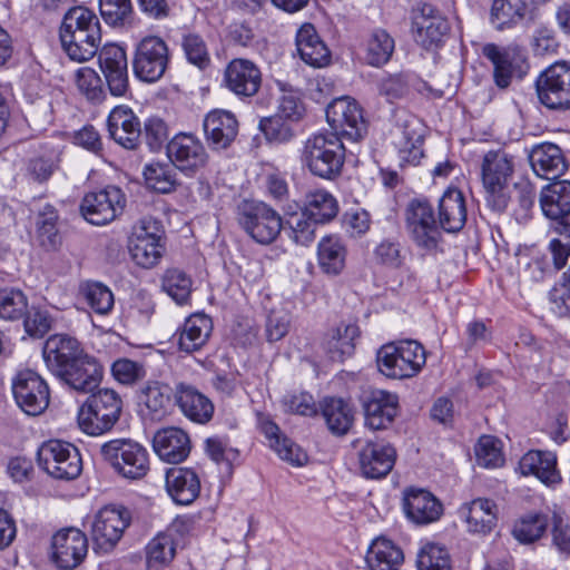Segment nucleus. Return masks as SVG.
<instances>
[{"mask_svg":"<svg viewBox=\"0 0 570 570\" xmlns=\"http://www.w3.org/2000/svg\"><path fill=\"white\" fill-rule=\"evenodd\" d=\"M37 462L41 470L57 480H73L82 470L78 449L66 441L51 439L37 450Z\"/></svg>","mask_w":570,"mask_h":570,"instance_id":"9b49d317","label":"nucleus"},{"mask_svg":"<svg viewBox=\"0 0 570 570\" xmlns=\"http://www.w3.org/2000/svg\"><path fill=\"white\" fill-rule=\"evenodd\" d=\"M316 223H327L338 213V203L328 191L321 189L309 193L304 209Z\"/></svg>","mask_w":570,"mask_h":570,"instance_id":"bf43d9fd","label":"nucleus"},{"mask_svg":"<svg viewBox=\"0 0 570 570\" xmlns=\"http://www.w3.org/2000/svg\"><path fill=\"white\" fill-rule=\"evenodd\" d=\"M110 372L114 380L125 386H132L146 376L144 364L127 357L115 360Z\"/></svg>","mask_w":570,"mask_h":570,"instance_id":"338daca9","label":"nucleus"},{"mask_svg":"<svg viewBox=\"0 0 570 570\" xmlns=\"http://www.w3.org/2000/svg\"><path fill=\"white\" fill-rule=\"evenodd\" d=\"M88 547L83 531L73 527L62 528L51 538L50 559L59 570H73L85 561Z\"/></svg>","mask_w":570,"mask_h":570,"instance_id":"4be33fe9","label":"nucleus"},{"mask_svg":"<svg viewBox=\"0 0 570 570\" xmlns=\"http://www.w3.org/2000/svg\"><path fill=\"white\" fill-rule=\"evenodd\" d=\"M415 80V76L409 72L389 75L379 82V92L381 96L385 97L389 102H393L406 97L414 86Z\"/></svg>","mask_w":570,"mask_h":570,"instance_id":"0e129e2a","label":"nucleus"},{"mask_svg":"<svg viewBox=\"0 0 570 570\" xmlns=\"http://www.w3.org/2000/svg\"><path fill=\"white\" fill-rule=\"evenodd\" d=\"M539 101L552 110L570 109V61H557L537 79Z\"/></svg>","mask_w":570,"mask_h":570,"instance_id":"6ab92c4d","label":"nucleus"},{"mask_svg":"<svg viewBox=\"0 0 570 570\" xmlns=\"http://www.w3.org/2000/svg\"><path fill=\"white\" fill-rule=\"evenodd\" d=\"M151 446L160 461L177 465L189 456L191 440L189 434L181 428L166 426L154 433Z\"/></svg>","mask_w":570,"mask_h":570,"instance_id":"c85d7f7f","label":"nucleus"},{"mask_svg":"<svg viewBox=\"0 0 570 570\" xmlns=\"http://www.w3.org/2000/svg\"><path fill=\"white\" fill-rule=\"evenodd\" d=\"M514 168V157L502 149L490 150L483 156L481 177L485 202L494 212H504L510 203L509 185Z\"/></svg>","mask_w":570,"mask_h":570,"instance_id":"39448f33","label":"nucleus"},{"mask_svg":"<svg viewBox=\"0 0 570 570\" xmlns=\"http://www.w3.org/2000/svg\"><path fill=\"white\" fill-rule=\"evenodd\" d=\"M138 397L142 417L160 421L170 413L174 390L166 382L148 380L140 389Z\"/></svg>","mask_w":570,"mask_h":570,"instance_id":"2f4dec72","label":"nucleus"},{"mask_svg":"<svg viewBox=\"0 0 570 570\" xmlns=\"http://www.w3.org/2000/svg\"><path fill=\"white\" fill-rule=\"evenodd\" d=\"M459 513L464 519L469 532L488 534L497 527L499 507L491 499L478 498L463 503Z\"/></svg>","mask_w":570,"mask_h":570,"instance_id":"4c0bfd02","label":"nucleus"},{"mask_svg":"<svg viewBox=\"0 0 570 570\" xmlns=\"http://www.w3.org/2000/svg\"><path fill=\"white\" fill-rule=\"evenodd\" d=\"M100 455L118 476L129 481L142 480L150 471L148 449L130 438L105 442L100 446Z\"/></svg>","mask_w":570,"mask_h":570,"instance_id":"7ed1b4c3","label":"nucleus"},{"mask_svg":"<svg viewBox=\"0 0 570 570\" xmlns=\"http://www.w3.org/2000/svg\"><path fill=\"white\" fill-rule=\"evenodd\" d=\"M171 50L167 41L157 35L139 39L132 49L131 70L144 83H156L165 77L171 65Z\"/></svg>","mask_w":570,"mask_h":570,"instance_id":"6e6552de","label":"nucleus"},{"mask_svg":"<svg viewBox=\"0 0 570 570\" xmlns=\"http://www.w3.org/2000/svg\"><path fill=\"white\" fill-rule=\"evenodd\" d=\"M302 161L314 175L333 180L342 174L345 161V147L335 132H318L304 145Z\"/></svg>","mask_w":570,"mask_h":570,"instance_id":"20e7f679","label":"nucleus"},{"mask_svg":"<svg viewBox=\"0 0 570 570\" xmlns=\"http://www.w3.org/2000/svg\"><path fill=\"white\" fill-rule=\"evenodd\" d=\"M529 161L533 171L544 179H556L568 168L561 148L552 142H543L532 147Z\"/></svg>","mask_w":570,"mask_h":570,"instance_id":"58836bf2","label":"nucleus"},{"mask_svg":"<svg viewBox=\"0 0 570 570\" xmlns=\"http://www.w3.org/2000/svg\"><path fill=\"white\" fill-rule=\"evenodd\" d=\"M99 12L108 26L124 27L131 22L134 8L131 0H99Z\"/></svg>","mask_w":570,"mask_h":570,"instance_id":"69168bd1","label":"nucleus"},{"mask_svg":"<svg viewBox=\"0 0 570 570\" xmlns=\"http://www.w3.org/2000/svg\"><path fill=\"white\" fill-rule=\"evenodd\" d=\"M391 129L392 142L400 159L409 165H417L423 153L424 127L421 120L405 109L393 112Z\"/></svg>","mask_w":570,"mask_h":570,"instance_id":"4468645a","label":"nucleus"},{"mask_svg":"<svg viewBox=\"0 0 570 570\" xmlns=\"http://www.w3.org/2000/svg\"><path fill=\"white\" fill-rule=\"evenodd\" d=\"M360 336L358 326L355 324H340L331 333L326 342L327 353L334 362H343L354 354L355 340Z\"/></svg>","mask_w":570,"mask_h":570,"instance_id":"3c124183","label":"nucleus"},{"mask_svg":"<svg viewBox=\"0 0 570 570\" xmlns=\"http://www.w3.org/2000/svg\"><path fill=\"white\" fill-rule=\"evenodd\" d=\"M142 175L147 188L158 194L174 193L180 186L175 171L167 164H148Z\"/></svg>","mask_w":570,"mask_h":570,"instance_id":"4d7b16f0","label":"nucleus"},{"mask_svg":"<svg viewBox=\"0 0 570 570\" xmlns=\"http://www.w3.org/2000/svg\"><path fill=\"white\" fill-rule=\"evenodd\" d=\"M165 485L169 497L180 505L191 504L198 499L202 490L199 474L195 469L187 466L167 469Z\"/></svg>","mask_w":570,"mask_h":570,"instance_id":"473e14b6","label":"nucleus"},{"mask_svg":"<svg viewBox=\"0 0 570 570\" xmlns=\"http://www.w3.org/2000/svg\"><path fill=\"white\" fill-rule=\"evenodd\" d=\"M11 389L19 409L30 416L42 414L50 404L49 385L35 370L18 371L12 377Z\"/></svg>","mask_w":570,"mask_h":570,"instance_id":"a211bd4d","label":"nucleus"},{"mask_svg":"<svg viewBox=\"0 0 570 570\" xmlns=\"http://www.w3.org/2000/svg\"><path fill=\"white\" fill-rule=\"evenodd\" d=\"M78 297L83 301L92 312L107 315L114 308V294L110 288L98 281H83L78 286Z\"/></svg>","mask_w":570,"mask_h":570,"instance_id":"603ef678","label":"nucleus"},{"mask_svg":"<svg viewBox=\"0 0 570 570\" xmlns=\"http://www.w3.org/2000/svg\"><path fill=\"white\" fill-rule=\"evenodd\" d=\"M466 223L465 199L461 190L448 188L439 200V225L446 233L460 232Z\"/></svg>","mask_w":570,"mask_h":570,"instance_id":"a19ab883","label":"nucleus"},{"mask_svg":"<svg viewBox=\"0 0 570 570\" xmlns=\"http://www.w3.org/2000/svg\"><path fill=\"white\" fill-rule=\"evenodd\" d=\"M205 454L227 476H232L236 465L240 464V452L229 445L228 436L213 435L204 440Z\"/></svg>","mask_w":570,"mask_h":570,"instance_id":"09e8293b","label":"nucleus"},{"mask_svg":"<svg viewBox=\"0 0 570 570\" xmlns=\"http://www.w3.org/2000/svg\"><path fill=\"white\" fill-rule=\"evenodd\" d=\"M195 528L189 515L176 517L164 531L158 532L145 547L146 564L150 569H164L174 561L177 549L187 544Z\"/></svg>","mask_w":570,"mask_h":570,"instance_id":"1a4fd4ad","label":"nucleus"},{"mask_svg":"<svg viewBox=\"0 0 570 570\" xmlns=\"http://www.w3.org/2000/svg\"><path fill=\"white\" fill-rule=\"evenodd\" d=\"M131 520V511L124 504L110 503L100 508L90 527V535L96 548L104 552L112 551Z\"/></svg>","mask_w":570,"mask_h":570,"instance_id":"ddd939ff","label":"nucleus"},{"mask_svg":"<svg viewBox=\"0 0 570 570\" xmlns=\"http://www.w3.org/2000/svg\"><path fill=\"white\" fill-rule=\"evenodd\" d=\"M412 31L415 41L424 49L431 50L443 43L450 24L436 8L422 3L413 10Z\"/></svg>","mask_w":570,"mask_h":570,"instance_id":"5701e85b","label":"nucleus"},{"mask_svg":"<svg viewBox=\"0 0 570 570\" xmlns=\"http://www.w3.org/2000/svg\"><path fill=\"white\" fill-rule=\"evenodd\" d=\"M58 223L59 212L52 204H46L36 216V238L46 252H56L62 244Z\"/></svg>","mask_w":570,"mask_h":570,"instance_id":"49530a36","label":"nucleus"},{"mask_svg":"<svg viewBox=\"0 0 570 570\" xmlns=\"http://www.w3.org/2000/svg\"><path fill=\"white\" fill-rule=\"evenodd\" d=\"M347 258V246L338 235H326L317 245V262L323 273L337 276L345 266Z\"/></svg>","mask_w":570,"mask_h":570,"instance_id":"37998d69","label":"nucleus"},{"mask_svg":"<svg viewBox=\"0 0 570 570\" xmlns=\"http://www.w3.org/2000/svg\"><path fill=\"white\" fill-rule=\"evenodd\" d=\"M403 508L406 517L420 525L438 521L443 513L438 498L428 490L416 488L404 491Z\"/></svg>","mask_w":570,"mask_h":570,"instance_id":"c9c22d12","label":"nucleus"},{"mask_svg":"<svg viewBox=\"0 0 570 570\" xmlns=\"http://www.w3.org/2000/svg\"><path fill=\"white\" fill-rule=\"evenodd\" d=\"M213 330L212 317L203 312H197L185 318L171 340L176 342L178 352L191 355L208 344Z\"/></svg>","mask_w":570,"mask_h":570,"instance_id":"a878e982","label":"nucleus"},{"mask_svg":"<svg viewBox=\"0 0 570 570\" xmlns=\"http://www.w3.org/2000/svg\"><path fill=\"white\" fill-rule=\"evenodd\" d=\"M426 362L425 350L417 341L401 340L384 344L376 354L379 371L390 379H411Z\"/></svg>","mask_w":570,"mask_h":570,"instance_id":"423d86ee","label":"nucleus"},{"mask_svg":"<svg viewBox=\"0 0 570 570\" xmlns=\"http://www.w3.org/2000/svg\"><path fill=\"white\" fill-rule=\"evenodd\" d=\"M22 322L24 333L33 338H43L53 330L57 318L50 308L43 304H28Z\"/></svg>","mask_w":570,"mask_h":570,"instance_id":"5fc2aeb1","label":"nucleus"},{"mask_svg":"<svg viewBox=\"0 0 570 570\" xmlns=\"http://www.w3.org/2000/svg\"><path fill=\"white\" fill-rule=\"evenodd\" d=\"M59 40L70 60L86 62L101 49V29L59 30Z\"/></svg>","mask_w":570,"mask_h":570,"instance_id":"f704fd0d","label":"nucleus"},{"mask_svg":"<svg viewBox=\"0 0 570 570\" xmlns=\"http://www.w3.org/2000/svg\"><path fill=\"white\" fill-rule=\"evenodd\" d=\"M365 425L373 431L392 424L399 412V396L383 390L372 391L363 403Z\"/></svg>","mask_w":570,"mask_h":570,"instance_id":"72a5a7b5","label":"nucleus"},{"mask_svg":"<svg viewBox=\"0 0 570 570\" xmlns=\"http://www.w3.org/2000/svg\"><path fill=\"white\" fill-rule=\"evenodd\" d=\"M326 120L331 132L338 137L358 141L367 131L361 106L350 97L334 99L326 108Z\"/></svg>","mask_w":570,"mask_h":570,"instance_id":"aec40b11","label":"nucleus"},{"mask_svg":"<svg viewBox=\"0 0 570 570\" xmlns=\"http://www.w3.org/2000/svg\"><path fill=\"white\" fill-rule=\"evenodd\" d=\"M78 92L92 106H99L107 99V90L100 75L91 67H81L75 72Z\"/></svg>","mask_w":570,"mask_h":570,"instance_id":"6e6d98bb","label":"nucleus"},{"mask_svg":"<svg viewBox=\"0 0 570 570\" xmlns=\"http://www.w3.org/2000/svg\"><path fill=\"white\" fill-rule=\"evenodd\" d=\"M109 137L127 150H137L142 141L139 117L126 105L114 107L107 117Z\"/></svg>","mask_w":570,"mask_h":570,"instance_id":"393cba45","label":"nucleus"},{"mask_svg":"<svg viewBox=\"0 0 570 570\" xmlns=\"http://www.w3.org/2000/svg\"><path fill=\"white\" fill-rule=\"evenodd\" d=\"M79 406L77 422L82 432L91 436L110 432L122 414L124 401L110 387L94 389Z\"/></svg>","mask_w":570,"mask_h":570,"instance_id":"f03ea898","label":"nucleus"},{"mask_svg":"<svg viewBox=\"0 0 570 570\" xmlns=\"http://www.w3.org/2000/svg\"><path fill=\"white\" fill-rule=\"evenodd\" d=\"M316 224L305 210L287 213V236L297 245L308 246L315 238Z\"/></svg>","mask_w":570,"mask_h":570,"instance_id":"052dcab7","label":"nucleus"},{"mask_svg":"<svg viewBox=\"0 0 570 570\" xmlns=\"http://www.w3.org/2000/svg\"><path fill=\"white\" fill-rule=\"evenodd\" d=\"M296 49L301 59L315 68L330 63L331 52L311 23L303 24L296 33Z\"/></svg>","mask_w":570,"mask_h":570,"instance_id":"ea45409f","label":"nucleus"},{"mask_svg":"<svg viewBox=\"0 0 570 570\" xmlns=\"http://www.w3.org/2000/svg\"><path fill=\"white\" fill-rule=\"evenodd\" d=\"M166 155L170 164L187 177H195L209 164L204 142L193 132L176 134L167 141Z\"/></svg>","mask_w":570,"mask_h":570,"instance_id":"2eb2a0df","label":"nucleus"},{"mask_svg":"<svg viewBox=\"0 0 570 570\" xmlns=\"http://www.w3.org/2000/svg\"><path fill=\"white\" fill-rule=\"evenodd\" d=\"M394 49L392 36L384 29H374L364 45V60L368 66L380 68L391 60Z\"/></svg>","mask_w":570,"mask_h":570,"instance_id":"8fccbe9b","label":"nucleus"},{"mask_svg":"<svg viewBox=\"0 0 570 570\" xmlns=\"http://www.w3.org/2000/svg\"><path fill=\"white\" fill-rule=\"evenodd\" d=\"M481 53L493 67V81L500 89H507L514 77L522 78L529 69L527 55L518 45L501 47L489 42L482 46Z\"/></svg>","mask_w":570,"mask_h":570,"instance_id":"f3484780","label":"nucleus"},{"mask_svg":"<svg viewBox=\"0 0 570 570\" xmlns=\"http://www.w3.org/2000/svg\"><path fill=\"white\" fill-rule=\"evenodd\" d=\"M320 406L331 433L345 435L350 431L354 422V411L350 403L340 397H326Z\"/></svg>","mask_w":570,"mask_h":570,"instance_id":"de8ad7c7","label":"nucleus"},{"mask_svg":"<svg viewBox=\"0 0 570 570\" xmlns=\"http://www.w3.org/2000/svg\"><path fill=\"white\" fill-rule=\"evenodd\" d=\"M132 262L142 268L158 265L166 252V235L160 219L144 216L131 227L127 242Z\"/></svg>","mask_w":570,"mask_h":570,"instance_id":"0eeeda50","label":"nucleus"},{"mask_svg":"<svg viewBox=\"0 0 570 570\" xmlns=\"http://www.w3.org/2000/svg\"><path fill=\"white\" fill-rule=\"evenodd\" d=\"M29 298L27 294L17 287L0 288V320L4 322H20L24 313Z\"/></svg>","mask_w":570,"mask_h":570,"instance_id":"13d9d810","label":"nucleus"},{"mask_svg":"<svg viewBox=\"0 0 570 570\" xmlns=\"http://www.w3.org/2000/svg\"><path fill=\"white\" fill-rule=\"evenodd\" d=\"M532 0H493L490 9V22L499 30L514 28L524 21H532L535 8Z\"/></svg>","mask_w":570,"mask_h":570,"instance_id":"e433bc0d","label":"nucleus"},{"mask_svg":"<svg viewBox=\"0 0 570 570\" xmlns=\"http://www.w3.org/2000/svg\"><path fill=\"white\" fill-rule=\"evenodd\" d=\"M541 209L556 220V230L570 238V181L557 180L546 186L540 195Z\"/></svg>","mask_w":570,"mask_h":570,"instance_id":"b1692460","label":"nucleus"},{"mask_svg":"<svg viewBox=\"0 0 570 570\" xmlns=\"http://www.w3.org/2000/svg\"><path fill=\"white\" fill-rule=\"evenodd\" d=\"M126 203V195L120 187L107 185L87 191L80 202L79 212L89 224L102 226L119 217Z\"/></svg>","mask_w":570,"mask_h":570,"instance_id":"f8f14e48","label":"nucleus"},{"mask_svg":"<svg viewBox=\"0 0 570 570\" xmlns=\"http://www.w3.org/2000/svg\"><path fill=\"white\" fill-rule=\"evenodd\" d=\"M161 289L178 305H187L191 301L193 279L189 274L178 267L165 269L160 278Z\"/></svg>","mask_w":570,"mask_h":570,"instance_id":"864d4df0","label":"nucleus"},{"mask_svg":"<svg viewBox=\"0 0 570 570\" xmlns=\"http://www.w3.org/2000/svg\"><path fill=\"white\" fill-rule=\"evenodd\" d=\"M549 523L547 514L529 513L514 524L513 535L522 543H531L543 535Z\"/></svg>","mask_w":570,"mask_h":570,"instance_id":"680f3d73","label":"nucleus"},{"mask_svg":"<svg viewBox=\"0 0 570 570\" xmlns=\"http://www.w3.org/2000/svg\"><path fill=\"white\" fill-rule=\"evenodd\" d=\"M236 219L240 228L259 244H271L283 228L278 213L264 202L253 198H245L237 204Z\"/></svg>","mask_w":570,"mask_h":570,"instance_id":"9d476101","label":"nucleus"},{"mask_svg":"<svg viewBox=\"0 0 570 570\" xmlns=\"http://www.w3.org/2000/svg\"><path fill=\"white\" fill-rule=\"evenodd\" d=\"M404 561L400 547L385 537L373 540L366 554L370 570H397Z\"/></svg>","mask_w":570,"mask_h":570,"instance_id":"a18cd8bd","label":"nucleus"},{"mask_svg":"<svg viewBox=\"0 0 570 570\" xmlns=\"http://www.w3.org/2000/svg\"><path fill=\"white\" fill-rule=\"evenodd\" d=\"M225 87L240 99L254 97L262 86V72L250 60L235 58L224 70Z\"/></svg>","mask_w":570,"mask_h":570,"instance_id":"bb28decb","label":"nucleus"},{"mask_svg":"<svg viewBox=\"0 0 570 570\" xmlns=\"http://www.w3.org/2000/svg\"><path fill=\"white\" fill-rule=\"evenodd\" d=\"M59 153L49 142H41L26 160V176L38 184L47 183L59 168Z\"/></svg>","mask_w":570,"mask_h":570,"instance_id":"c03bdc74","label":"nucleus"},{"mask_svg":"<svg viewBox=\"0 0 570 570\" xmlns=\"http://www.w3.org/2000/svg\"><path fill=\"white\" fill-rule=\"evenodd\" d=\"M396 450L383 441H366L357 451L358 469L366 479L385 478L393 469Z\"/></svg>","mask_w":570,"mask_h":570,"instance_id":"cd10ccee","label":"nucleus"},{"mask_svg":"<svg viewBox=\"0 0 570 570\" xmlns=\"http://www.w3.org/2000/svg\"><path fill=\"white\" fill-rule=\"evenodd\" d=\"M42 358L55 377L77 392H90L102 381L104 366L99 360L69 334L56 333L48 336L42 345Z\"/></svg>","mask_w":570,"mask_h":570,"instance_id":"f257e3e1","label":"nucleus"},{"mask_svg":"<svg viewBox=\"0 0 570 570\" xmlns=\"http://www.w3.org/2000/svg\"><path fill=\"white\" fill-rule=\"evenodd\" d=\"M98 65L108 92L115 98L130 95L128 58L126 49L117 43H106L98 53Z\"/></svg>","mask_w":570,"mask_h":570,"instance_id":"412c9836","label":"nucleus"},{"mask_svg":"<svg viewBox=\"0 0 570 570\" xmlns=\"http://www.w3.org/2000/svg\"><path fill=\"white\" fill-rule=\"evenodd\" d=\"M419 570H451V558L448 550L435 543L425 544L417 554Z\"/></svg>","mask_w":570,"mask_h":570,"instance_id":"774afa93","label":"nucleus"},{"mask_svg":"<svg viewBox=\"0 0 570 570\" xmlns=\"http://www.w3.org/2000/svg\"><path fill=\"white\" fill-rule=\"evenodd\" d=\"M181 49L187 61L200 70H206L212 62L205 39L196 32L181 36Z\"/></svg>","mask_w":570,"mask_h":570,"instance_id":"e2e57ef3","label":"nucleus"},{"mask_svg":"<svg viewBox=\"0 0 570 570\" xmlns=\"http://www.w3.org/2000/svg\"><path fill=\"white\" fill-rule=\"evenodd\" d=\"M205 139L214 150L228 148L238 135V120L227 110L214 109L203 121Z\"/></svg>","mask_w":570,"mask_h":570,"instance_id":"7c9ffc66","label":"nucleus"},{"mask_svg":"<svg viewBox=\"0 0 570 570\" xmlns=\"http://www.w3.org/2000/svg\"><path fill=\"white\" fill-rule=\"evenodd\" d=\"M174 403L186 419L196 424H208L215 414L212 400L191 383L178 382L175 385Z\"/></svg>","mask_w":570,"mask_h":570,"instance_id":"c756f323","label":"nucleus"},{"mask_svg":"<svg viewBox=\"0 0 570 570\" xmlns=\"http://www.w3.org/2000/svg\"><path fill=\"white\" fill-rule=\"evenodd\" d=\"M522 475H534L544 484L559 483L561 478L557 470V458L548 451H529L519 462Z\"/></svg>","mask_w":570,"mask_h":570,"instance_id":"79ce46f5","label":"nucleus"},{"mask_svg":"<svg viewBox=\"0 0 570 570\" xmlns=\"http://www.w3.org/2000/svg\"><path fill=\"white\" fill-rule=\"evenodd\" d=\"M405 223L413 243L428 253L439 249L442 232L434 217V209L426 199H413L405 210Z\"/></svg>","mask_w":570,"mask_h":570,"instance_id":"dca6fc26","label":"nucleus"}]
</instances>
